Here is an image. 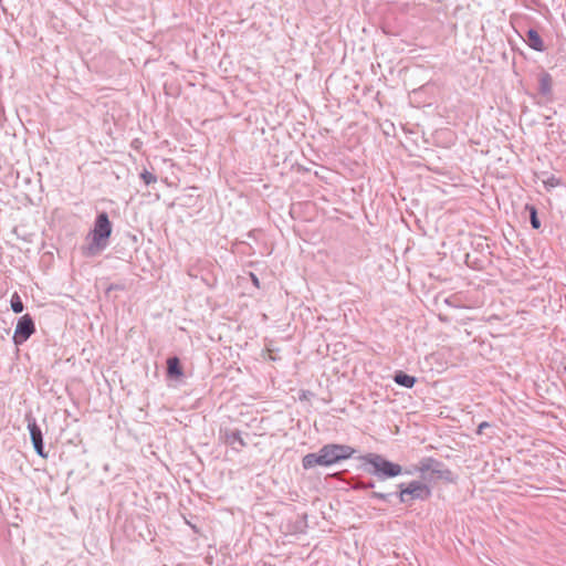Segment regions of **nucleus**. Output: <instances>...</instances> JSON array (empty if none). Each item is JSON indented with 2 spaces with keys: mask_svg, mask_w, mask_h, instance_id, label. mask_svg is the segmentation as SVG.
Masks as SVG:
<instances>
[{
  "mask_svg": "<svg viewBox=\"0 0 566 566\" xmlns=\"http://www.w3.org/2000/svg\"><path fill=\"white\" fill-rule=\"evenodd\" d=\"M358 459L361 461L359 469L375 476L378 481L396 478L403 472L400 464L388 460L379 453L369 452L359 455Z\"/></svg>",
  "mask_w": 566,
  "mask_h": 566,
  "instance_id": "obj_1",
  "label": "nucleus"
},
{
  "mask_svg": "<svg viewBox=\"0 0 566 566\" xmlns=\"http://www.w3.org/2000/svg\"><path fill=\"white\" fill-rule=\"evenodd\" d=\"M397 488L399 491L396 493L373 491L369 497L387 502L391 495L396 494L400 503L411 505L415 500L426 501L431 496V489L421 481L413 480L409 483H400Z\"/></svg>",
  "mask_w": 566,
  "mask_h": 566,
  "instance_id": "obj_2",
  "label": "nucleus"
},
{
  "mask_svg": "<svg viewBox=\"0 0 566 566\" xmlns=\"http://www.w3.org/2000/svg\"><path fill=\"white\" fill-rule=\"evenodd\" d=\"M113 226L105 211L97 213L94 227L91 231L92 241L85 248L84 254L93 256L102 252L108 245V240L112 235Z\"/></svg>",
  "mask_w": 566,
  "mask_h": 566,
  "instance_id": "obj_3",
  "label": "nucleus"
},
{
  "mask_svg": "<svg viewBox=\"0 0 566 566\" xmlns=\"http://www.w3.org/2000/svg\"><path fill=\"white\" fill-rule=\"evenodd\" d=\"M415 471L420 472L423 480H427V472L431 473L430 479L442 480L447 483H455L458 476L441 461L427 457L422 458L415 467Z\"/></svg>",
  "mask_w": 566,
  "mask_h": 566,
  "instance_id": "obj_4",
  "label": "nucleus"
},
{
  "mask_svg": "<svg viewBox=\"0 0 566 566\" xmlns=\"http://www.w3.org/2000/svg\"><path fill=\"white\" fill-rule=\"evenodd\" d=\"M334 443L324 444L318 452L307 453L302 459V465L305 470H310L316 465L331 467L338 463L335 457Z\"/></svg>",
  "mask_w": 566,
  "mask_h": 566,
  "instance_id": "obj_5",
  "label": "nucleus"
},
{
  "mask_svg": "<svg viewBox=\"0 0 566 566\" xmlns=\"http://www.w3.org/2000/svg\"><path fill=\"white\" fill-rule=\"evenodd\" d=\"M25 421L28 423L30 439L35 453L41 458L46 459L48 453L44 450L43 432L31 411L25 413Z\"/></svg>",
  "mask_w": 566,
  "mask_h": 566,
  "instance_id": "obj_6",
  "label": "nucleus"
},
{
  "mask_svg": "<svg viewBox=\"0 0 566 566\" xmlns=\"http://www.w3.org/2000/svg\"><path fill=\"white\" fill-rule=\"evenodd\" d=\"M35 333V323L30 314H24L18 318L13 334V343L19 346L27 342Z\"/></svg>",
  "mask_w": 566,
  "mask_h": 566,
  "instance_id": "obj_7",
  "label": "nucleus"
},
{
  "mask_svg": "<svg viewBox=\"0 0 566 566\" xmlns=\"http://www.w3.org/2000/svg\"><path fill=\"white\" fill-rule=\"evenodd\" d=\"M537 95L538 103H548L553 101V77L545 70H541L537 74Z\"/></svg>",
  "mask_w": 566,
  "mask_h": 566,
  "instance_id": "obj_8",
  "label": "nucleus"
},
{
  "mask_svg": "<svg viewBox=\"0 0 566 566\" xmlns=\"http://www.w3.org/2000/svg\"><path fill=\"white\" fill-rule=\"evenodd\" d=\"M220 439L228 446H230L233 450L239 452L241 449L235 448V444H239L240 448H245L248 443L241 436V431L238 429L231 430L229 428L220 429L219 431Z\"/></svg>",
  "mask_w": 566,
  "mask_h": 566,
  "instance_id": "obj_9",
  "label": "nucleus"
},
{
  "mask_svg": "<svg viewBox=\"0 0 566 566\" xmlns=\"http://www.w3.org/2000/svg\"><path fill=\"white\" fill-rule=\"evenodd\" d=\"M167 368H166V376L169 379H180L184 377V367L181 365V361L179 357L177 356H170L166 360Z\"/></svg>",
  "mask_w": 566,
  "mask_h": 566,
  "instance_id": "obj_10",
  "label": "nucleus"
},
{
  "mask_svg": "<svg viewBox=\"0 0 566 566\" xmlns=\"http://www.w3.org/2000/svg\"><path fill=\"white\" fill-rule=\"evenodd\" d=\"M394 381L405 388H412L416 382L417 378L415 376H411L402 370H397L392 376Z\"/></svg>",
  "mask_w": 566,
  "mask_h": 566,
  "instance_id": "obj_11",
  "label": "nucleus"
},
{
  "mask_svg": "<svg viewBox=\"0 0 566 566\" xmlns=\"http://www.w3.org/2000/svg\"><path fill=\"white\" fill-rule=\"evenodd\" d=\"M334 449H335L334 452H335L337 462L347 460L356 453V449H354L353 447L347 446V444L334 443Z\"/></svg>",
  "mask_w": 566,
  "mask_h": 566,
  "instance_id": "obj_12",
  "label": "nucleus"
},
{
  "mask_svg": "<svg viewBox=\"0 0 566 566\" xmlns=\"http://www.w3.org/2000/svg\"><path fill=\"white\" fill-rule=\"evenodd\" d=\"M10 305H11V310L15 314H20L24 310V304H23L20 295L17 292H14L12 294L11 300H10Z\"/></svg>",
  "mask_w": 566,
  "mask_h": 566,
  "instance_id": "obj_13",
  "label": "nucleus"
},
{
  "mask_svg": "<svg viewBox=\"0 0 566 566\" xmlns=\"http://www.w3.org/2000/svg\"><path fill=\"white\" fill-rule=\"evenodd\" d=\"M548 49V44L544 42V40L539 36V34L533 31V50L535 51H546Z\"/></svg>",
  "mask_w": 566,
  "mask_h": 566,
  "instance_id": "obj_14",
  "label": "nucleus"
},
{
  "mask_svg": "<svg viewBox=\"0 0 566 566\" xmlns=\"http://www.w3.org/2000/svg\"><path fill=\"white\" fill-rule=\"evenodd\" d=\"M347 483L354 491H365V481H363L359 476L350 478Z\"/></svg>",
  "mask_w": 566,
  "mask_h": 566,
  "instance_id": "obj_15",
  "label": "nucleus"
},
{
  "mask_svg": "<svg viewBox=\"0 0 566 566\" xmlns=\"http://www.w3.org/2000/svg\"><path fill=\"white\" fill-rule=\"evenodd\" d=\"M140 179L145 182V185H150L157 181V177L146 169L140 172Z\"/></svg>",
  "mask_w": 566,
  "mask_h": 566,
  "instance_id": "obj_16",
  "label": "nucleus"
},
{
  "mask_svg": "<svg viewBox=\"0 0 566 566\" xmlns=\"http://www.w3.org/2000/svg\"><path fill=\"white\" fill-rule=\"evenodd\" d=\"M125 289L126 286L123 283H112L106 287L105 294L109 295L112 291H124Z\"/></svg>",
  "mask_w": 566,
  "mask_h": 566,
  "instance_id": "obj_17",
  "label": "nucleus"
},
{
  "mask_svg": "<svg viewBox=\"0 0 566 566\" xmlns=\"http://www.w3.org/2000/svg\"><path fill=\"white\" fill-rule=\"evenodd\" d=\"M492 424L490 422L483 421L478 426L476 433L478 434H484L486 429H491Z\"/></svg>",
  "mask_w": 566,
  "mask_h": 566,
  "instance_id": "obj_18",
  "label": "nucleus"
},
{
  "mask_svg": "<svg viewBox=\"0 0 566 566\" xmlns=\"http://www.w3.org/2000/svg\"><path fill=\"white\" fill-rule=\"evenodd\" d=\"M541 227V222L537 219L536 211L533 208V229H538Z\"/></svg>",
  "mask_w": 566,
  "mask_h": 566,
  "instance_id": "obj_19",
  "label": "nucleus"
},
{
  "mask_svg": "<svg viewBox=\"0 0 566 566\" xmlns=\"http://www.w3.org/2000/svg\"><path fill=\"white\" fill-rule=\"evenodd\" d=\"M374 488H375V481L374 480H369V481L365 482V490H370V489H374Z\"/></svg>",
  "mask_w": 566,
  "mask_h": 566,
  "instance_id": "obj_20",
  "label": "nucleus"
},
{
  "mask_svg": "<svg viewBox=\"0 0 566 566\" xmlns=\"http://www.w3.org/2000/svg\"><path fill=\"white\" fill-rule=\"evenodd\" d=\"M524 33H525V38H526L525 41L531 43V36H532L531 27L525 29Z\"/></svg>",
  "mask_w": 566,
  "mask_h": 566,
  "instance_id": "obj_21",
  "label": "nucleus"
},
{
  "mask_svg": "<svg viewBox=\"0 0 566 566\" xmlns=\"http://www.w3.org/2000/svg\"><path fill=\"white\" fill-rule=\"evenodd\" d=\"M251 279H252V282L255 286H260V282H259V279L255 274L251 273Z\"/></svg>",
  "mask_w": 566,
  "mask_h": 566,
  "instance_id": "obj_22",
  "label": "nucleus"
},
{
  "mask_svg": "<svg viewBox=\"0 0 566 566\" xmlns=\"http://www.w3.org/2000/svg\"><path fill=\"white\" fill-rule=\"evenodd\" d=\"M525 210L531 212V203H525Z\"/></svg>",
  "mask_w": 566,
  "mask_h": 566,
  "instance_id": "obj_23",
  "label": "nucleus"
}]
</instances>
